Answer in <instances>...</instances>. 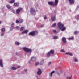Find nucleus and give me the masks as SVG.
Returning <instances> with one entry per match:
<instances>
[{"label":"nucleus","mask_w":79,"mask_h":79,"mask_svg":"<svg viewBox=\"0 0 79 79\" xmlns=\"http://www.w3.org/2000/svg\"><path fill=\"white\" fill-rule=\"evenodd\" d=\"M57 25H58V27L59 28V29L61 30V31H64L66 30V27H64V24H62L61 22H59Z\"/></svg>","instance_id":"1"},{"label":"nucleus","mask_w":79,"mask_h":79,"mask_svg":"<svg viewBox=\"0 0 79 79\" xmlns=\"http://www.w3.org/2000/svg\"><path fill=\"white\" fill-rule=\"evenodd\" d=\"M54 50H52L50 51V52H48L46 54V55L47 57L48 58H49L50 56L51 55V54L53 55L54 54Z\"/></svg>","instance_id":"2"},{"label":"nucleus","mask_w":79,"mask_h":79,"mask_svg":"<svg viewBox=\"0 0 79 79\" xmlns=\"http://www.w3.org/2000/svg\"><path fill=\"white\" fill-rule=\"evenodd\" d=\"M38 32L37 31H34L30 32L29 34L31 36H35L38 34Z\"/></svg>","instance_id":"3"},{"label":"nucleus","mask_w":79,"mask_h":79,"mask_svg":"<svg viewBox=\"0 0 79 79\" xmlns=\"http://www.w3.org/2000/svg\"><path fill=\"white\" fill-rule=\"evenodd\" d=\"M23 49L27 52H29L30 53V55L32 53V50L31 49H29L27 48L24 47L23 48Z\"/></svg>","instance_id":"4"},{"label":"nucleus","mask_w":79,"mask_h":79,"mask_svg":"<svg viewBox=\"0 0 79 79\" xmlns=\"http://www.w3.org/2000/svg\"><path fill=\"white\" fill-rule=\"evenodd\" d=\"M30 13L32 15H35L36 12H35V10L34 8H31L30 9Z\"/></svg>","instance_id":"5"},{"label":"nucleus","mask_w":79,"mask_h":79,"mask_svg":"<svg viewBox=\"0 0 79 79\" xmlns=\"http://www.w3.org/2000/svg\"><path fill=\"white\" fill-rule=\"evenodd\" d=\"M58 0H55L54 3V6H56L58 5Z\"/></svg>","instance_id":"6"},{"label":"nucleus","mask_w":79,"mask_h":79,"mask_svg":"<svg viewBox=\"0 0 79 79\" xmlns=\"http://www.w3.org/2000/svg\"><path fill=\"white\" fill-rule=\"evenodd\" d=\"M23 10V8H19L18 9L16 10V13L17 14H19L20 11H21V10Z\"/></svg>","instance_id":"7"},{"label":"nucleus","mask_w":79,"mask_h":79,"mask_svg":"<svg viewBox=\"0 0 79 79\" xmlns=\"http://www.w3.org/2000/svg\"><path fill=\"white\" fill-rule=\"evenodd\" d=\"M23 10V8H19L18 9L16 10V13L17 14H19L20 11H21V10Z\"/></svg>","instance_id":"8"},{"label":"nucleus","mask_w":79,"mask_h":79,"mask_svg":"<svg viewBox=\"0 0 79 79\" xmlns=\"http://www.w3.org/2000/svg\"><path fill=\"white\" fill-rule=\"evenodd\" d=\"M51 19L52 21H54L56 20V17H55V16L53 15L51 17Z\"/></svg>","instance_id":"9"},{"label":"nucleus","mask_w":79,"mask_h":79,"mask_svg":"<svg viewBox=\"0 0 79 79\" xmlns=\"http://www.w3.org/2000/svg\"><path fill=\"white\" fill-rule=\"evenodd\" d=\"M62 40L64 43H66V42H67V41H66V38L64 37L62 38Z\"/></svg>","instance_id":"10"},{"label":"nucleus","mask_w":79,"mask_h":79,"mask_svg":"<svg viewBox=\"0 0 79 79\" xmlns=\"http://www.w3.org/2000/svg\"><path fill=\"white\" fill-rule=\"evenodd\" d=\"M38 71L37 72V74L38 75H40L42 73V70L40 69H38Z\"/></svg>","instance_id":"11"},{"label":"nucleus","mask_w":79,"mask_h":79,"mask_svg":"<svg viewBox=\"0 0 79 79\" xmlns=\"http://www.w3.org/2000/svg\"><path fill=\"white\" fill-rule=\"evenodd\" d=\"M48 4L49 5H53L54 6V2L53 1H49L48 2Z\"/></svg>","instance_id":"12"},{"label":"nucleus","mask_w":79,"mask_h":79,"mask_svg":"<svg viewBox=\"0 0 79 79\" xmlns=\"http://www.w3.org/2000/svg\"><path fill=\"white\" fill-rule=\"evenodd\" d=\"M31 60L32 61H35L37 60V59L35 57H32L31 58Z\"/></svg>","instance_id":"13"},{"label":"nucleus","mask_w":79,"mask_h":79,"mask_svg":"<svg viewBox=\"0 0 79 79\" xmlns=\"http://www.w3.org/2000/svg\"><path fill=\"white\" fill-rule=\"evenodd\" d=\"M70 2V3L71 5H73L74 3V0H68Z\"/></svg>","instance_id":"14"},{"label":"nucleus","mask_w":79,"mask_h":79,"mask_svg":"<svg viewBox=\"0 0 79 79\" xmlns=\"http://www.w3.org/2000/svg\"><path fill=\"white\" fill-rule=\"evenodd\" d=\"M29 32V30H25L24 31H23L22 32V34H27V32Z\"/></svg>","instance_id":"15"},{"label":"nucleus","mask_w":79,"mask_h":79,"mask_svg":"<svg viewBox=\"0 0 79 79\" xmlns=\"http://www.w3.org/2000/svg\"><path fill=\"white\" fill-rule=\"evenodd\" d=\"M27 69H24L23 72H22L20 73V74H24L27 72Z\"/></svg>","instance_id":"16"},{"label":"nucleus","mask_w":79,"mask_h":79,"mask_svg":"<svg viewBox=\"0 0 79 79\" xmlns=\"http://www.w3.org/2000/svg\"><path fill=\"white\" fill-rule=\"evenodd\" d=\"M54 73H55V71H52L51 73H50L49 74V76L50 77H52L53 74H54Z\"/></svg>","instance_id":"17"},{"label":"nucleus","mask_w":79,"mask_h":79,"mask_svg":"<svg viewBox=\"0 0 79 79\" xmlns=\"http://www.w3.org/2000/svg\"><path fill=\"white\" fill-rule=\"evenodd\" d=\"M0 66L1 67H2V68H3V67L2 60L1 59H0Z\"/></svg>","instance_id":"18"},{"label":"nucleus","mask_w":79,"mask_h":79,"mask_svg":"<svg viewBox=\"0 0 79 79\" xmlns=\"http://www.w3.org/2000/svg\"><path fill=\"white\" fill-rule=\"evenodd\" d=\"M73 60L75 62H78V59L76 57L73 58Z\"/></svg>","instance_id":"19"},{"label":"nucleus","mask_w":79,"mask_h":79,"mask_svg":"<svg viewBox=\"0 0 79 79\" xmlns=\"http://www.w3.org/2000/svg\"><path fill=\"white\" fill-rule=\"evenodd\" d=\"M75 18L77 20H79V15H77L75 16Z\"/></svg>","instance_id":"20"},{"label":"nucleus","mask_w":79,"mask_h":79,"mask_svg":"<svg viewBox=\"0 0 79 79\" xmlns=\"http://www.w3.org/2000/svg\"><path fill=\"white\" fill-rule=\"evenodd\" d=\"M44 59H42V60L40 62V65H42L44 63Z\"/></svg>","instance_id":"21"},{"label":"nucleus","mask_w":79,"mask_h":79,"mask_svg":"<svg viewBox=\"0 0 79 79\" xmlns=\"http://www.w3.org/2000/svg\"><path fill=\"white\" fill-rule=\"evenodd\" d=\"M6 6L7 7V8H8V9H10L11 8V6L8 4L6 5Z\"/></svg>","instance_id":"22"},{"label":"nucleus","mask_w":79,"mask_h":79,"mask_svg":"<svg viewBox=\"0 0 79 79\" xmlns=\"http://www.w3.org/2000/svg\"><path fill=\"white\" fill-rule=\"evenodd\" d=\"M19 6V4L18 3H15L14 4V6Z\"/></svg>","instance_id":"23"},{"label":"nucleus","mask_w":79,"mask_h":79,"mask_svg":"<svg viewBox=\"0 0 79 79\" xmlns=\"http://www.w3.org/2000/svg\"><path fill=\"white\" fill-rule=\"evenodd\" d=\"M68 40H74V38L73 37H72L71 38H68Z\"/></svg>","instance_id":"24"},{"label":"nucleus","mask_w":79,"mask_h":79,"mask_svg":"<svg viewBox=\"0 0 79 79\" xmlns=\"http://www.w3.org/2000/svg\"><path fill=\"white\" fill-rule=\"evenodd\" d=\"M15 45H19L20 44V43L19 42H17V41H16L15 42Z\"/></svg>","instance_id":"25"},{"label":"nucleus","mask_w":79,"mask_h":79,"mask_svg":"<svg viewBox=\"0 0 79 79\" xmlns=\"http://www.w3.org/2000/svg\"><path fill=\"white\" fill-rule=\"evenodd\" d=\"M53 39H58V36H53Z\"/></svg>","instance_id":"26"},{"label":"nucleus","mask_w":79,"mask_h":79,"mask_svg":"<svg viewBox=\"0 0 79 79\" xmlns=\"http://www.w3.org/2000/svg\"><path fill=\"white\" fill-rule=\"evenodd\" d=\"M12 70H16L17 69L16 68H15L14 67H11Z\"/></svg>","instance_id":"27"},{"label":"nucleus","mask_w":79,"mask_h":79,"mask_svg":"<svg viewBox=\"0 0 79 79\" xmlns=\"http://www.w3.org/2000/svg\"><path fill=\"white\" fill-rule=\"evenodd\" d=\"M53 32L54 33H58V31H57L56 30H53Z\"/></svg>","instance_id":"28"},{"label":"nucleus","mask_w":79,"mask_h":79,"mask_svg":"<svg viewBox=\"0 0 79 79\" xmlns=\"http://www.w3.org/2000/svg\"><path fill=\"white\" fill-rule=\"evenodd\" d=\"M74 34H79V31H75V32H74Z\"/></svg>","instance_id":"29"},{"label":"nucleus","mask_w":79,"mask_h":79,"mask_svg":"<svg viewBox=\"0 0 79 79\" xmlns=\"http://www.w3.org/2000/svg\"><path fill=\"white\" fill-rule=\"evenodd\" d=\"M39 62H36L35 64V66H38V65H39Z\"/></svg>","instance_id":"30"},{"label":"nucleus","mask_w":79,"mask_h":79,"mask_svg":"<svg viewBox=\"0 0 79 79\" xmlns=\"http://www.w3.org/2000/svg\"><path fill=\"white\" fill-rule=\"evenodd\" d=\"M15 0H12L10 2V3H15Z\"/></svg>","instance_id":"31"},{"label":"nucleus","mask_w":79,"mask_h":79,"mask_svg":"<svg viewBox=\"0 0 79 79\" xmlns=\"http://www.w3.org/2000/svg\"><path fill=\"white\" fill-rule=\"evenodd\" d=\"M60 52H63V53H65V52H66V51L64 49L61 50Z\"/></svg>","instance_id":"32"},{"label":"nucleus","mask_w":79,"mask_h":79,"mask_svg":"<svg viewBox=\"0 0 79 79\" xmlns=\"http://www.w3.org/2000/svg\"><path fill=\"white\" fill-rule=\"evenodd\" d=\"M56 25V23H54L53 24H52V27H55Z\"/></svg>","instance_id":"33"},{"label":"nucleus","mask_w":79,"mask_h":79,"mask_svg":"<svg viewBox=\"0 0 79 79\" xmlns=\"http://www.w3.org/2000/svg\"><path fill=\"white\" fill-rule=\"evenodd\" d=\"M5 31V29L4 28H3L1 29V31L2 32H4Z\"/></svg>","instance_id":"34"},{"label":"nucleus","mask_w":79,"mask_h":79,"mask_svg":"<svg viewBox=\"0 0 79 79\" xmlns=\"http://www.w3.org/2000/svg\"><path fill=\"white\" fill-rule=\"evenodd\" d=\"M4 33L1 32V36L2 37L4 36Z\"/></svg>","instance_id":"35"},{"label":"nucleus","mask_w":79,"mask_h":79,"mask_svg":"<svg viewBox=\"0 0 79 79\" xmlns=\"http://www.w3.org/2000/svg\"><path fill=\"white\" fill-rule=\"evenodd\" d=\"M11 11L12 12V13H15V10H14V9L11 10Z\"/></svg>","instance_id":"36"},{"label":"nucleus","mask_w":79,"mask_h":79,"mask_svg":"<svg viewBox=\"0 0 79 79\" xmlns=\"http://www.w3.org/2000/svg\"><path fill=\"white\" fill-rule=\"evenodd\" d=\"M24 27H22L20 29V31H22L23 29H24Z\"/></svg>","instance_id":"37"},{"label":"nucleus","mask_w":79,"mask_h":79,"mask_svg":"<svg viewBox=\"0 0 79 79\" xmlns=\"http://www.w3.org/2000/svg\"><path fill=\"white\" fill-rule=\"evenodd\" d=\"M47 16H46V15H45L44 16V19H47Z\"/></svg>","instance_id":"38"},{"label":"nucleus","mask_w":79,"mask_h":79,"mask_svg":"<svg viewBox=\"0 0 79 79\" xmlns=\"http://www.w3.org/2000/svg\"><path fill=\"white\" fill-rule=\"evenodd\" d=\"M19 21L20 22V23H23V19H20Z\"/></svg>","instance_id":"39"},{"label":"nucleus","mask_w":79,"mask_h":79,"mask_svg":"<svg viewBox=\"0 0 79 79\" xmlns=\"http://www.w3.org/2000/svg\"><path fill=\"white\" fill-rule=\"evenodd\" d=\"M35 6L36 8H39V5H38V4L35 5Z\"/></svg>","instance_id":"40"},{"label":"nucleus","mask_w":79,"mask_h":79,"mask_svg":"<svg viewBox=\"0 0 79 79\" xmlns=\"http://www.w3.org/2000/svg\"><path fill=\"white\" fill-rule=\"evenodd\" d=\"M16 23L17 24H18L19 23H20L19 21L18 20H16Z\"/></svg>","instance_id":"41"},{"label":"nucleus","mask_w":79,"mask_h":79,"mask_svg":"<svg viewBox=\"0 0 79 79\" xmlns=\"http://www.w3.org/2000/svg\"><path fill=\"white\" fill-rule=\"evenodd\" d=\"M14 25H15V24H14V23L12 24L11 27H14Z\"/></svg>","instance_id":"42"},{"label":"nucleus","mask_w":79,"mask_h":79,"mask_svg":"<svg viewBox=\"0 0 79 79\" xmlns=\"http://www.w3.org/2000/svg\"><path fill=\"white\" fill-rule=\"evenodd\" d=\"M13 29H14V27H11L10 30V31H13Z\"/></svg>","instance_id":"43"},{"label":"nucleus","mask_w":79,"mask_h":79,"mask_svg":"<svg viewBox=\"0 0 79 79\" xmlns=\"http://www.w3.org/2000/svg\"><path fill=\"white\" fill-rule=\"evenodd\" d=\"M72 77H73V76H72V75H71L70 76V77H69V79H72Z\"/></svg>","instance_id":"44"},{"label":"nucleus","mask_w":79,"mask_h":79,"mask_svg":"<svg viewBox=\"0 0 79 79\" xmlns=\"http://www.w3.org/2000/svg\"><path fill=\"white\" fill-rule=\"evenodd\" d=\"M15 28H16V29H19V26L16 27Z\"/></svg>","instance_id":"45"},{"label":"nucleus","mask_w":79,"mask_h":79,"mask_svg":"<svg viewBox=\"0 0 79 79\" xmlns=\"http://www.w3.org/2000/svg\"><path fill=\"white\" fill-rule=\"evenodd\" d=\"M52 64V62H50L48 63V65H50Z\"/></svg>","instance_id":"46"},{"label":"nucleus","mask_w":79,"mask_h":79,"mask_svg":"<svg viewBox=\"0 0 79 79\" xmlns=\"http://www.w3.org/2000/svg\"><path fill=\"white\" fill-rule=\"evenodd\" d=\"M69 55H70V56H73V54L71 53H69Z\"/></svg>","instance_id":"47"},{"label":"nucleus","mask_w":79,"mask_h":79,"mask_svg":"<svg viewBox=\"0 0 79 79\" xmlns=\"http://www.w3.org/2000/svg\"><path fill=\"white\" fill-rule=\"evenodd\" d=\"M65 54L66 55H69V52H67L65 53Z\"/></svg>","instance_id":"48"},{"label":"nucleus","mask_w":79,"mask_h":79,"mask_svg":"<svg viewBox=\"0 0 79 79\" xmlns=\"http://www.w3.org/2000/svg\"><path fill=\"white\" fill-rule=\"evenodd\" d=\"M78 8H79V6H77V9H78Z\"/></svg>","instance_id":"49"},{"label":"nucleus","mask_w":79,"mask_h":79,"mask_svg":"<svg viewBox=\"0 0 79 79\" xmlns=\"http://www.w3.org/2000/svg\"><path fill=\"white\" fill-rule=\"evenodd\" d=\"M41 27H44V25H42L41 26Z\"/></svg>","instance_id":"50"},{"label":"nucleus","mask_w":79,"mask_h":79,"mask_svg":"<svg viewBox=\"0 0 79 79\" xmlns=\"http://www.w3.org/2000/svg\"><path fill=\"white\" fill-rule=\"evenodd\" d=\"M20 66L19 65L18 66L17 68H20Z\"/></svg>","instance_id":"51"},{"label":"nucleus","mask_w":79,"mask_h":79,"mask_svg":"<svg viewBox=\"0 0 79 79\" xmlns=\"http://www.w3.org/2000/svg\"><path fill=\"white\" fill-rule=\"evenodd\" d=\"M57 74H58V75H59V76H60V74L59 73H57Z\"/></svg>","instance_id":"52"},{"label":"nucleus","mask_w":79,"mask_h":79,"mask_svg":"<svg viewBox=\"0 0 79 79\" xmlns=\"http://www.w3.org/2000/svg\"><path fill=\"white\" fill-rule=\"evenodd\" d=\"M28 62H29V63H31V60L29 61Z\"/></svg>","instance_id":"53"},{"label":"nucleus","mask_w":79,"mask_h":79,"mask_svg":"<svg viewBox=\"0 0 79 79\" xmlns=\"http://www.w3.org/2000/svg\"><path fill=\"white\" fill-rule=\"evenodd\" d=\"M54 13H56V11H54Z\"/></svg>","instance_id":"54"},{"label":"nucleus","mask_w":79,"mask_h":79,"mask_svg":"<svg viewBox=\"0 0 79 79\" xmlns=\"http://www.w3.org/2000/svg\"><path fill=\"white\" fill-rule=\"evenodd\" d=\"M1 23H2V22L0 21V24H1Z\"/></svg>","instance_id":"55"},{"label":"nucleus","mask_w":79,"mask_h":79,"mask_svg":"<svg viewBox=\"0 0 79 79\" xmlns=\"http://www.w3.org/2000/svg\"><path fill=\"white\" fill-rule=\"evenodd\" d=\"M62 73V72H61V73Z\"/></svg>","instance_id":"56"}]
</instances>
